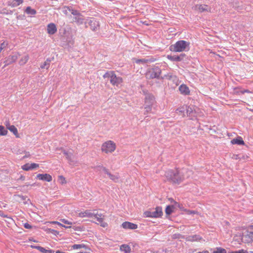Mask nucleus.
Segmentation results:
<instances>
[{
  "label": "nucleus",
  "mask_w": 253,
  "mask_h": 253,
  "mask_svg": "<svg viewBox=\"0 0 253 253\" xmlns=\"http://www.w3.org/2000/svg\"><path fill=\"white\" fill-rule=\"evenodd\" d=\"M165 176L168 181L175 184H179L184 179L182 172L177 169L167 170Z\"/></svg>",
  "instance_id": "nucleus-1"
},
{
  "label": "nucleus",
  "mask_w": 253,
  "mask_h": 253,
  "mask_svg": "<svg viewBox=\"0 0 253 253\" xmlns=\"http://www.w3.org/2000/svg\"><path fill=\"white\" fill-rule=\"evenodd\" d=\"M189 42L185 41H179L169 46V50L173 52H182L188 50Z\"/></svg>",
  "instance_id": "nucleus-2"
},
{
  "label": "nucleus",
  "mask_w": 253,
  "mask_h": 253,
  "mask_svg": "<svg viewBox=\"0 0 253 253\" xmlns=\"http://www.w3.org/2000/svg\"><path fill=\"white\" fill-rule=\"evenodd\" d=\"M116 143L112 140H108L104 142L101 147L102 152L108 154L113 153L116 149Z\"/></svg>",
  "instance_id": "nucleus-3"
},
{
  "label": "nucleus",
  "mask_w": 253,
  "mask_h": 253,
  "mask_svg": "<svg viewBox=\"0 0 253 253\" xmlns=\"http://www.w3.org/2000/svg\"><path fill=\"white\" fill-rule=\"evenodd\" d=\"M104 78H110V83L114 85L119 86L123 82V79L120 77H117L113 72H107L103 75Z\"/></svg>",
  "instance_id": "nucleus-4"
},
{
  "label": "nucleus",
  "mask_w": 253,
  "mask_h": 253,
  "mask_svg": "<svg viewBox=\"0 0 253 253\" xmlns=\"http://www.w3.org/2000/svg\"><path fill=\"white\" fill-rule=\"evenodd\" d=\"M60 150L65 155L66 159L68 161L70 165L72 166H77L78 162L76 156L74 154L73 151H66L63 148H60Z\"/></svg>",
  "instance_id": "nucleus-5"
},
{
  "label": "nucleus",
  "mask_w": 253,
  "mask_h": 253,
  "mask_svg": "<svg viewBox=\"0 0 253 253\" xmlns=\"http://www.w3.org/2000/svg\"><path fill=\"white\" fill-rule=\"evenodd\" d=\"M161 74V70L158 67L149 69L146 73V77L148 79H158Z\"/></svg>",
  "instance_id": "nucleus-6"
},
{
  "label": "nucleus",
  "mask_w": 253,
  "mask_h": 253,
  "mask_svg": "<svg viewBox=\"0 0 253 253\" xmlns=\"http://www.w3.org/2000/svg\"><path fill=\"white\" fill-rule=\"evenodd\" d=\"M242 241L245 243H250L253 241V231L251 229H245L242 232Z\"/></svg>",
  "instance_id": "nucleus-7"
},
{
  "label": "nucleus",
  "mask_w": 253,
  "mask_h": 253,
  "mask_svg": "<svg viewBox=\"0 0 253 253\" xmlns=\"http://www.w3.org/2000/svg\"><path fill=\"white\" fill-rule=\"evenodd\" d=\"M93 215V218L96 220L98 222H96L97 224H99L101 226L103 227H106L107 226L108 224L104 221L105 218V215L101 213H99L98 211L96 210H94V212Z\"/></svg>",
  "instance_id": "nucleus-8"
},
{
  "label": "nucleus",
  "mask_w": 253,
  "mask_h": 253,
  "mask_svg": "<svg viewBox=\"0 0 253 253\" xmlns=\"http://www.w3.org/2000/svg\"><path fill=\"white\" fill-rule=\"evenodd\" d=\"M155 97L152 94L150 93L145 94L144 106L155 107Z\"/></svg>",
  "instance_id": "nucleus-9"
},
{
  "label": "nucleus",
  "mask_w": 253,
  "mask_h": 253,
  "mask_svg": "<svg viewBox=\"0 0 253 253\" xmlns=\"http://www.w3.org/2000/svg\"><path fill=\"white\" fill-rule=\"evenodd\" d=\"M20 54L19 52L13 53L12 54L9 55L4 61L5 65H7L15 62L20 56Z\"/></svg>",
  "instance_id": "nucleus-10"
},
{
  "label": "nucleus",
  "mask_w": 253,
  "mask_h": 253,
  "mask_svg": "<svg viewBox=\"0 0 253 253\" xmlns=\"http://www.w3.org/2000/svg\"><path fill=\"white\" fill-rule=\"evenodd\" d=\"M194 9L200 12L204 11L211 12V7L206 4H197L194 7Z\"/></svg>",
  "instance_id": "nucleus-11"
},
{
  "label": "nucleus",
  "mask_w": 253,
  "mask_h": 253,
  "mask_svg": "<svg viewBox=\"0 0 253 253\" xmlns=\"http://www.w3.org/2000/svg\"><path fill=\"white\" fill-rule=\"evenodd\" d=\"M94 210H87L83 212L79 213L78 216L80 217L93 218Z\"/></svg>",
  "instance_id": "nucleus-12"
},
{
  "label": "nucleus",
  "mask_w": 253,
  "mask_h": 253,
  "mask_svg": "<svg viewBox=\"0 0 253 253\" xmlns=\"http://www.w3.org/2000/svg\"><path fill=\"white\" fill-rule=\"evenodd\" d=\"M122 226L124 229H135L137 228L136 224L127 221L123 222Z\"/></svg>",
  "instance_id": "nucleus-13"
},
{
  "label": "nucleus",
  "mask_w": 253,
  "mask_h": 253,
  "mask_svg": "<svg viewBox=\"0 0 253 253\" xmlns=\"http://www.w3.org/2000/svg\"><path fill=\"white\" fill-rule=\"evenodd\" d=\"M37 178L40 180L50 182L52 180V176L49 174H38L37 175Z\"/></svg>",
  "instance_id": "nucleus-14"
},
{
  "label": "nucleus",
  "mask_w": 253,
  "mask_h": 253,
  "mask_svg": "<svg viewBox=\"0 0 253 253\" xmlns=\"http://www.w3.org/2000/svg\"><path fill=\"white\" fill-rule=\"evenodd\" d=\"M47 32L48 34L53 35L57 32V28L54 23H50L47 26Z\"/></svg>",
  "instance_id": "nucleus-15"
},
{
  "label": "nucleus",
  "mask_w": 253,
  "mask_h": 253,
  "mask_svg": "<svg viewBox=\"0 0 253 253\" xmlns=\"http://www.w3.org/2000/svg\"><path fill=\"white\" fill-rule=\"evenodd\" d=\"M184 56V54H181L179 56L168 55L167 58L171 61H180L183 59Z\"/></svg>",
  "instance_id": "nucleus-16"
},
{
  "label": "nucleus",
  "mask_w": 253,
  "mask_h": 253,
  "mask_svg": "<svg viewBox=\"0 0 253 253\" xmlns=\"http://www.w3.org/2000/svg\"><path fill=\"white\" fill-rule=\"evenodd\" d=\"M88 23L90 28L93 31L96 30L99 26V22L93 18L90 19Z\"/></svg>",
  "instance_id": "nucleus-17"
},
{
  "label": "nucleus",
  "mask_w": 253,
  "mask_h": 253,
  "mask_svg": "<svg viewBox=\"0 0 253 253\" xmlns=\"http://www.w3.org/2000/svg\"><path fill=\"white\" fill-rule=\"evenodd\" d=\"M187 240L190 242H194L201 241L203 240V239L199 235H195L187 237Z\"/></svg>",
  "instance_id": "nucleus-18"
},
{
  "label": "nucleus",
  "mask_w": 253,
  "mask_h": 253,
  "mask_svg": "<svg viewBox=\"0 0 253 253\" xmlns=\"http://www.w3.org/2000/svg\"><path fill=\"white\" fill-rule=\"evenodd\" d=\"M179 90L182 94L185 95L188 94L190 92L189 88L185 84H181L179 87Z\"/></svg>",
  "instance_id": "nucleus-19"
},
{
  "label": "nucleus",
  "mask_w": 253,
  "mask_h": 253,
  "mask_svg": "<svg viewBox=\"0 0 253 253\" xmlns=\"http://www.w3.org/2000/svg\"><path fill=\"white\" fill-rule=\"evenodd\" d=\"M32 248H35L39 250L42 253H54V251L50 250H46L44 248L40 246H31Z\"/></svg>",
  "instance_id": "nucleus-20"
},
{
  "label": "nucleus",
  "mask_w": 253,
  "mask_h": 253,
  "mask_svg": "<svg viewBox=\"0 0 253 253\" xmlns=\"http://www.w3.org/2000/svg\"><path fill=\"white\" fill-rule=\"evenodd\" d=\"M233 144L244 145V142L241 137H238L236 138L233 139L231 141Z\"/></svg>",
  "instance_id": "nucleus-21"
},
{
  "label": "nucleus",
  "mask_w": 253,
  "mask_h": 253,
  "mask_svg": "<svg viewBox=\"0 0 253 253\" xmlns=\"http://www.w3.org/2000/svg\"><path fill=\"white\" fill-rule=\"evenodd\" d=\"M29 56L27 54L25 56H23L19 60V64L21 66H23L25 65L29 60Z\"/></svg>",
  "instance_id": "nucleus-22"
},
{
  "label": "nucleus",
  "mask_w": 253,
  "mask_h": 253,
  "mask_svg": "<svg viewBox=\"0 0 253 253\" xmlns=\"http://www.w3.org/2000/svg\"><path fill=\"white\" fill-rule=\"evenodd\" d=\"M7 128L12 132L13 133V134L15 135L16 137H19V135L18 133V130L16 127L13 126H7Z\"/></svg>",
  "instance_id": "nucleus-23"
},
{
  "label": "nucleus",
  "mask_w": 253,
  "mask_h": 253,
  "mask_svg": "<svg viewBox=\"0 0 253 253\" xmlns=\"http://www.w3.org/2000/svg\"><path fill=\"white\" fill-rule=\"evenodd\" d=\"M144 115H148L149 114L152 113L154 114V112L153 111V110H155V107H149V106H144Z\"/></svg>",
  "instance_id": "nucleus-24"
},
{
  "label": "nucleus",
  "mask_w": 253,
  "mask_h": 253,
  "mask_svg": "<svg viewBox=\"0 0 253 253\" xmlns=\"http://www.w3.org/2000/svg\"><path fill=\"white\" fill-rule=\"evenodd\" d=\"M120 250L125 253H130L131 251L130 248L127 245H122L120 246Z\"/></svg>",
  "instance_id": "nucleus-25"
},
{
  "label": "nucleus",
  "mask_w": 253,
  "mask_h": 253,
  "mask_svg": "<svg viewBox=\"0 0 253 253\" xmlns=\"http://www.w3.org/2000/svg\"><path fill=\"white\" fill-rule=\"evenodd\" d=\"M186 113L190 116H194V114L195 113L194 108L193 106H188L186 108Z\"/></svg>",
  "instance_id": "nucleus-26"
},
{
  "label": "nucleus",
  "mask_w": 253,
  "mask_h": 253,
  "mask_svg": "<svg viewBox=\"0 0 253 253\" xmlns=\"http://www.w3.org/2000/svg\"><path fill=\"white\" fill-rule=\"evenodd\" d=\"M154 214L156 215L155 217L161 216L163 214L162 208L161 207H157L155 211H153Z\"/></svg>",
  "instance_id": "nucleus-27"
},
{
  "label": "nucleus",
  "mask_w": 253,
  "mask_h": 253,
  "mask_svg": "<svg viewBox=\"0 0 253 253\" xmlns=\"http://www.w3.org/2000/svg\"><path fill=\"white\" fill-rule=\"evenodd\" d=\"M75 22L78 24H82L84 20L83 15L79 13L77 16L75 17Z\"/></svg>",
  "instance_id": "nucleus-28"
},
{
  "label": "nucleus",
  "mask_w": 253,
  "mask_h": 253,
  "mask_svg": "<svg viewBox=\"0 0 253 253\" xmlns=\"http://www.w3.org/2000/svg\"><path fill=\"white\" fill-rule=\"evenodd\" d=\"M186 106H182L178 108L176 110V112L178 115L184 116V112L186 110Z\"/></svg>",
  "instance_id": "nucleus-29"
},
{
  "label": "nucleus",
  "mask_w": 253,
  "mask_h": 253,
  "mask_svg": "<svg viewBox=\"0 0 253 253\" xmlns=\"http://www.w3.org/2000/svg\"><path fill=\"white\" fill-rule=\"evenodd\" d=\"M175 208L173 205L168 206L166 209V214L168 215L170 214Z\"/></svg>",
  "instance_id": "nucleus-30"
},
{
  "label": "nucleus",
  "mask_w": 253,
  "mask_h": 253,
  "mask_svg": "<svg viewBox=\"0 0 253 253\" xmlns=\"http://www.w3.org/2000/svg\"><path fill=\"white\" fill-rule=\"evenodd\" d=\"M133 60L137 64H145L148 63V62L151 61L149 60L145 59H138L134 58V59H133Z\"/></svg>",
  "instance_id": "nucleus-31"
},
{
  "label": "nucleus",
  "mask_w": 253,
  "mask_h": 253,
  "mask_svg": "<svg viewBox=\"0 0 253 253\" xmlns=\"http://www.w3.org/2000/svg\"><path fill=\"white\" fill-rule=\"evenodd\" d=\"M26 13L30 15H35L36 13V11L34 9H32L31 7L28 6L25 10Z\"/></svg>",
  "instance_id": "nucleus-32"
},
{
  "label": "nucleus",
  "mask_w": 253,
  "mask_h": 253,
  "mask_svg": "<svg viewBox=\"0 0 253 253\" xmlns=\"http://www.w3.org/2000/svg\"><path fill=\"white\" fill-rule=\"evenodd\" d=\"M7 130L2 126H0V136H4L7 134Z\"/></svg>",
  "instance_id": "nucleus-33"
},
{
  "label": "nucleus",
  "mask_w": 253,
  "mask_h": 253,
  "mask_svg": "<svg viewBox=\"0 0 253 253\" xmlns=\"http://www.w3.org/2000/svg\"><path fill=\"white\" fill-rule=\"evenodd\" d=\"M71 10H72V8L71 7L64 6L62 8V12L65 15H68L70 12H71Z\"/></svg>",
  "instance_id": "nucleus-34"
},
{
  "label": "nucleus",
  "mask_w": 253,
  "mask_h": 253,
  "mask_svg": "<svg viewBox=\"0 0 253 253\" xmlns=\"http://www.w3.org/2000/svg\"><path fill=\"white\" fill-rule=\"evenodd\" d=\"M50 60H49V59H47L43 64L41 65V68L42 69H43V68H46V69H48V68L49 67V65H50Z\"/></svg>",
  "instance_id": "nucleus-35"
},
{
  "label": "nucleus",
  "mask_w": 253,
  "mask_h": 253,
  "mask_svg": "<svg viewBox=\"0 0 253 253\" xmlns=\"http://www.w3.org/2000/svg\"><path fill=\"white\" fill-rule=\"evenodd\" d=\"M144 214L146 217H155L156 216L153 211H146L144 212Z\"/></svg>",
  "instance_id": "nucleus-36"
},
{
  "label": "nucleus",
  "mask_w": 253,
  "mask_h": 253,
  "mask_svg": "<svg viewBox=\"0 0 253 253\" xmlns=\"http://www.w3.org/2000/svg\"><path fill=\"white\" fill-rule=\"evenodd\" d=\"M23 2V0H14L11 4V6L15 7L19 5L20 3Z\"/></svg>",
  "instance_id": "nucleus-37"
},
{
  "label": "nucleus",
  "mask_w": 253,
  "mask_h": 253,
  "mask_svg": "<svg viewBox=\"0 0 253 253\" xmlns=\"http://www.w3.org/2000/svg\"><path fill=\"white\" fill-rule=\"evenodd\" d=\"M212 253H226V251L224 249L217 248L212 252Z\"/></svg>",
  "instance_id": "nucleus-38"
},
{
  "label": "nucleus",
  "mask_w": 253,
  "mask_h": 253,
  "mask_svg": "<svg viewBox=\"0 0 253 253\" xmlns=\"http://www.w3.org/2000/svg\"><path fill=\"white\" fill-rule=\"evenodd\" d=\"M108 175L109 177V178L113 181H116L119 179V177L117 175L112 174L110 172L109 173H108Z\"/></svg>",
  "instance_id": "nucleus-39"
},
{
  "label": "nucleus",
  "mask_w": 253,
  "mask_h": 253,
  "mask_svg": "<svg viewBox=\"0 0 253 253\" xmlns=\"http://www.w3.org/2000/svg\"><path fill=\"white\" fill-rule=\"evenodd\" d=\"M83 248H85V246L83 244H75L72 246V248L74 249H78Z\"/></svg>",
  "instance_id": "nucleus-40"
},
{
  "label": "nucleus",
  "mask_w": 253,
  "mask_h": 253,
  "mask_svg": "<svg viewBox=\"0 0 253 253\" xmlns=\"http://www.w3.org/2000/svg\"><path fill=\"white\" fill-rule=\"evenodd\" d=\"M30 166H31L30 164H26L22 166V169L24 170L28 171V170L31 169Z\"/></svg>",
  "instance_id": "nucleus-41"
},
{
  "label": "nucleus",
  "mask_w": 253,
  "mask_h": 253,
  "mask_svg": "<svg viewBox=\"0 0 253 253\" xmlns=\"http://www.w3.org/2000/svg\"><path fill=\"white\" fill-rule=\"evenodd\" d=\"M8 45V42L4 41L0 44V49L2 50L3 49L6 48Z\"/></svg>",
  "instance_id": "nucleus-42"
},
{
  "label": "nucleus",
  "mask_w": 253,
  "mask_h": 253,
  "mask_svg": "<svg viewBox=\"0 0 253 253\" xmlns=\"http://www.w3.org/2000/svg\"><path fill=\"white\" fill-rule=\"evenodd\" d=\"M185 211H186V213L188 214H199V212L196 211L185 210Z\"/></svg>",
  "instance_id": "nucleus-43"
},
{
  "label": "nucleus",
  "mask_w": 253,
  "mask_h": 253,
  "mask_svg": "<svg viewBox=\"0 0 253 253\" xmlns=\"http://www.w3.org/2000/svg\"><path fill=\"white\" fill-rule=\"evenodd\" d=\"M169 200L170 201V203L172 204V205H173L174 206V207H179V205L178 203L174 201L172 199L169 198Z\"/></svg>",
  "instance_id": "nucleus-44"
},
{
  "label": "nucleus",
  "mask_w": 253,
  "mask_h": 253,
  "mask_svg": "<svg viewBox=\"0 0 253 253\" xmlns=\"http://www.w3.org/2000/svg\"><path fill=\"white\" fill-rule=\"evenodd\" d=\"M230 253H248L247 251L244 250H241L236 251H232Z\"/></svg>",
  "instance_id": "nucleus-45"
},
{
  "label": "nucleus",
  "mask_w": 253,
  "mask_h": 253,
  "mask_svg": "<svg viewBox=\"0 0 253 253\" xmlns=\"http://www.w3.org/2000/svg\"><path fill=\"white\" fill-rule=\"evenodd\" d=\"M71 13L74 15L75 17L77 16L80 13L76 10L73 9L72 8V10H71Z\"/></svg>",
  "instance_id": "nucleus-46"
},
{
  "label": "nucleus",
  "mask_w": 253,
  "mask_h": 253,
  "mask_svg": "<svg viewBox=\"0 0 253 253\" xmlns=\"http://www.w3.org/2000/svg\"><path fill=\"white\" fill-rule=\"evenodd\" d=\"M104 167L102 165H98L94 167V169L97 170H102Z\"/></svg>",
  "instance_id": "nucleus-47"
},
{
  "label": "nucleus",
  "mask_w": 253,
  "mask_h": 253,
  "mask_svg": "<svg viewBox=\"0 0 253 253\" xmlns=\"http://www.w3.org/2000/svg\"><path fill=\"white\" fill-rule=\"evenodd\" d=\"M60 221L64 223V224H68V225H71L72 224V222L69 221L68 220L65 219H60Z\"/></svg>",
  "instance_id": "nucleus-48"
},
{
  "label": "nucleus",
  "mask_w": 253,
  "mask_h": 253,
  "mask_svg": "<svg viewBox=\"0 0 253 253\" xmlns=\"http://www.w3.org/2000/svg\"><path fill=\"white\" fill-rule=\"evenodd\" d=\"M30 165H31L30 167H31V169L38 168L39 167V164H35V163L31 164H30Z\"/></svg>",
  "instance_id": "nucleus-49"
},
{
  "label": "nucleus",
  "mask_w": 253,
  "mask_h": 253,
  "mask_svg": "<svg viewBox=\"0 0 253 253\" xmlns=\"http://www.w3.org/2000/svg\"><path fill=\"white\" fill-rule=\"evenodd\" d=\"M15 196L19 198L21 201H25L26 199V197L22 195H18Z\"/></svg>",
  "instance_id": "nucleus-50"
},
{
  "label": "nucleus",
  "mask_w": 253,
  "mask_h": 253,
  "mask_svg": "<svg viewBox=\"0 0 253 253\" xmlns=\"http://www.w3.org/2000/svg\"><path fill=\"white\" fill-rule=\"evenodd\" d=\"M59 179L60 180H61V183L62 184L65 183L66 182V179H65V177H63V176H62V175H60V176H59Z\"/></svg>",
  "instance_id": "nucleus-51"
},
{
  "label": "nucleus",
  "mask_w": 253,
  "mask_h": 253,
  "mask_svg": "<svg viewBox=\"0 0 253 253\" xmlns=\"http://www.w3.org/2000/svg\"><path fill=\"white\" fill-rule=\"evenodd\" d=\"M232 158L233 159H235V160H238V159L241 160V158L238 155H235V154H234L232 156Z\"/></svg>",
  "instance_id": "nucleus-52"
},
{
  "label": "nucleus",
  "mask_w": 253,
  "mask_h": 253,
  "mask_svg": "<svg viewBox=\"0 0 253 253\" xmlns=\"http://www.w3.org/2000/svg\"><path fill=\"white\" fill-rule=\"evenodd\" d=\"M24 226L26 229H31L32 228V226L28 223H25L24 224Z\"/></svg>",
  "instance_id": "nucleus-53"
},
{
  "label": "nucleus",
  "mask_w": 253,
  "mask_h": 253,
  "mask_svg": "<svg viewBox=\"0 0 253 253\" xmlns=\"http://www.w3.org/2000/svg\"><path fill=\"white\" fill-rule=\"evenodd\" d=\"M240 92H241V93L243 94L245 92H247V93H251V92L248 90V89H245V90H241L240 91Z\"/></svg>",
  "instance_id": "nucleus-54"
},
{
  "label": "nucleus",
  "mask_w": 253,
  "mask_h": 253,
  "mask_svg": "<svg viewBox=\"0 0 253 253\" xmlns=\"http://www.w3.org/2000/svg\"><path fill=\"white\" fill-rule=\"evenodd\" d=\"M102 171L106 174H107L108 175V173H109L110 172L108 171V170L106 168H104Z\"/></svg>",
  "instance_id": "nucleus-55"
},
{
  "label": "nucleus",
  "mask_w": 253,
  "mask_h": 253,
  "mask_svg": "<svg viewBox=\"0 0 253 253\" xmlns=\"http://www.w3.org/2000/svg\"><path fill=\"white\" fill-rule=\"evenodd\" d=\"M19 179H20V180H21L23 181V180H25V177H24V176H23V175H21V176L20 177Z\"/></svg>",
  "instance_id": "nucleus-56"
},
{
  "label": "nucleus",
  "mask_w": 253,
  "mask_h": 253,
  "mask_svg": "<svg viewBox=\"0 0 253 253\" xmlns=\"http://www.w3.org/2000/svg\"><path fill=\"white\" fill-rule=\"evenodd\" d=\"M35 184H36L35 183H33V184L30 185L29 183H26L25 186H29L30 185L35 186Z\"/></svg>",
  "instance_id": "nucleus-57"
},
{
  "label": "nucleus",
  "mask_w": 253,
  "mask_h": 253,
  "mask_svg": "<svg viewBox=\"0 0 253 253\" xmlns=\"http://www.w3.org/2000/svg\"><path fill=\"white\" fill-rule=\"evenodd\" d=\"M248 158V156H243L242 157V158H241V159H242L245 160L246 158Z\"/></svg>",
  "instance_id": "nucleus-58"
},
{
  "label": "nucleus",
  "mask_w": 253,
  "mask_h": 253,
  "mask_svg": "<svg viewBox=\"0 0 253 253\" xmlns=\"http://www.w3.org/2000/svg\"><path fill=\"white\" fill-rule=\"evenodd\" d=\"M52 223L58 225V224H59V222H58V221H52Z\"/></svg>",
  "instance_id": "nucleus-59"
},
{
  "label": "nucleus",
  "mask_w": 253,
  "mask_h": 253,
  "mask_svg": "<svg viewBox=\"0 0 253 253\" xmlns=\"http://www.w3.org/2000/svg\"><path fill=\"white\" fill-rule=\"evenodd\" d=\"M56 253H65L62 252H61V251L58 250L56 252Z\"/></svg>",
  "instance_id": "nucleus-60"
},
{
  "label": "nucleus",
  "mask_w": 253,
  "mask_h": 253,
  "mask_svg": "<svg viewBox=\"0 0 253 253\" xmlns=\"http://www.w3.org/2000/svg\"><path fill=\"white\" fill-rule=\"evenodd\" d=\"M63 227H65V228H70V227H71V226H66L64 225H63Z\"/></svg>",
  "instance_id": "nucleus-61"
},
{
  "label": "nucleus",
  "mask_w": 253,
  "mask_h": 253,
  "mask_svg": "<svg viewBox=\"0 0 253 253\" xmlns=\"http://www.w3.org/2000/svg\"><path fill=\"white\" fill-rule=\"evenodd\" d=\"M58 225L62 227L63 226V225L60 222H59V224H58Z\"/></svg>",
  "instance_id": "nucleus-62"
},
{
  "label": "nucleus",
  "mask_w": 253,
  "mask_h": 253,
  "mask_svg": "<svg viewBox=\"0 0 253 253\" xmlns=\"http://www.w3.org/2000/svg\"><path fill=\"white\" fill-rule=\"evenodd\" d=\"M29 156H30V154L28 153V155H26L24 157V158H25V157H29Z\"/></svg>",
  "instance_id": "nucleus-63"
},
{
  "label": "nucleus",
  "mask_w": 253,
  "mask_h": 253,
  "mask_svg": "<svg viewBox=\"0 0 253 253\" xmlns=\"http://www.w3.org/2000/svg\"><path fill=\"white\" fill-rule=\"evenodd\" d=\"M54 232H55L54 230H51V232L53 233Z\"/></svg>",
  "instance_id": "nucleus-64"
}]
</instances>
